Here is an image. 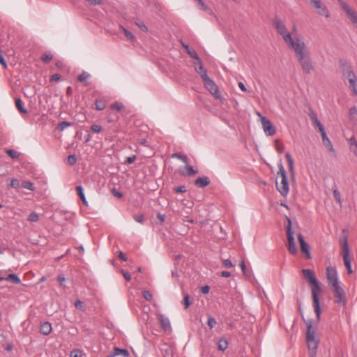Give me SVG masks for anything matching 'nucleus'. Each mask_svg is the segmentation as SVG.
Returning <instances> with one entry per match:
<instances>
[{"instance_id":"412c9836","label":"nucleus","mask_w":357,"mask_h":357,"mask_svg":"<svg viewBox=\"0 0 357 357\" xmlns=\"http://www.w3.org/2000/svg\"><path fill=\"white\" fill-rule=\"evenodd\" d=\"M91 77V75L86 72L83 71L78 77L77 80L80 82H82L84 84L85 86H89V83L87 82V80Z\"/></svg>"},{"instance_id":"a211bd4d","label":"nucleus","mask_w":357,"mask_h":357,"mask_svg":"<svg viewBox=\"0 0 357 357\" xmlns=\"http://www.w3.org/2000/svg\"><path fill=\"white\" fill-rule=\"evenodd\" d=\"M285 156H286V158H287V160L288 162V165H289V171L291 174V178H294L295 176L294 160L292 159L289 153H287Z\"/></svg>"},{"instance_id":"864d4df0","label":"nucleus","mask_w":357,"mask_h":357,"mask_svg":"<svg viewBox=\"0 0 357 357\" xmlns=\"http://www.w3.org/2000/svg\"><path fill=\"white\" fill-rule=\"evenodd\" d=\"M112 194L114 197H117V198H119V199H120V198H121V197H123V194H122V192H119V190H117L116 188H112Z\"/></svg>"},{"instance_id":"5701e85b","label":"nucleus","mask_w":357,"mask_h":357,"mask_svg":"<svg viewBox=\"0 0 357 357\" xmlns=\"http://www.w3.org/2000/svg\"><path fill=\"white\" fill-rule=\"evenodd\" d=\"M197 73H198L202 77L203 82L209 78L207 75V71L204 68V66H200L199 67H196V70H195Z\"/></svg>"},{"instance_id":"5fc2aeb1","label":"nucleus","mask_w":357,"mask_h":357,"mask_svg":"<svg viewBox=\"0 0 357 357\" xmlns=\"http://www.w3.org/2000/svg\"><path fill=\"white\" fill-rule=\"evenodd\" d=\"M187 53L189 54V56L191 58H192L194 59H198L199 56L195 50L190 49Z\"/></svg>"},{"instance_id":"8fccbe9b","label":"nucleus","mask_w":357,"mask_h":357,"mask_svg":"<svg viewBox=\"0 0 357 357\" xmlns=\"http://www.w3.org/2000/svg\"><path fill=\"white\" fill-rule=\"evenodd\" d=\"M91 130L93 132H96V133H98V132H100L101 130H102V127L99 125H96V124H94V125H92L91 127Z\"/></svg>"},{"instance_id":"c03bdc74","label":"nucleus","mask_w":357,"mask_h":357,"mask_svg":"<svg viewBox=\"0 0 357 357\" xmlns=\"http://www.w3.org/2000/svg\"><path fill=\"white\" fill-rule=\"evenodd\" d=\"M217 324L216 320L211 316H208L207 324L211 329H212Z\"/></svg>"},{"instance_id":"c9c22d12","label":"nucleus","mask_w":357,"mask_h":357,"mask_svg":"<svg viewBox=\"0 0 357 357\" xmlns=\"http://www.w3.org/2000/svg\"><path fill=\"white\" fill-rule=\"evenodd\" d=\"M338 2L340 3L342 10H344L347 13V14L352 10V9L349 6V5L343 0H338Z\"/></svg>"},{"instance_id":"2f4dec72","label":"nucleus","mask_w":357,"mask_h":357,"mask_svg":"<svg viewBox=\"0 0 357 357\" xmlns=\"http://www.w3.org/2000/svg\"><path fill=\"white\" fill-rule=\"evenodd\" d=\"M228 347V342L225 339H220L218 341V349L220 351H225Z\"/></svg>"},{"instance_id":"58836bf2","label":"nucleus","mask_w":357,"mask_h":357,"mask_svg":"<svg viewBox=\"0 0 357 357\" xmlns=\"http://www.w3.org/2000/svg\"><path fill=\"white\" fill-rule=\"evenodd\" d=\"M124 107L121 102H116L110 105V108L116 111H121Z\"/></svg>"},{"instance_id":"6ab92c4d","label":"nucleus","mask_w":357,"mask_h":357,"mask_svg":"<svg viewBox=\"0 0 357 357\" xmlns=\"http://www.w3.org/2000/svg\"><path fill=\"white\" fill-rule=\"evenodd\" d=\"M119 355H123L124 357H128L129 352L126 349L115 348L114 349V352L112 354L108 355L107 357H114V356H119Z\"/></svg>"},{"instance_id":"13d9d810","label":"nucleus","mask_w":357,"mask_h":357,"mask_svg":"<svg viewBox=\"0 0 357 357\" xmlns=\"http://www.w3.org/2000/svg\"><path fill=\"white\" fill-rule=\"evenodd\" d=\"M142 31H144V32H147L148 31V28L146 27V26L144 24V22H137L135 23Z\"/></svg>"},{"instance_id":"9d476101","label":"nucleus","mask_w":357,"mask_h":357,"mask_svg":"<svg viewBox=\"0 0 357 357\" xmlns=\"http://www.w3.org/2000/svg\"><path fill=\"white\" fill-rule=\"evenodd\" d=\"M257 115L261 117V123L264 132L269 136H272L275 134L276 130L272 123L267 119L266 117L262 116L260 113H257Z\"/></svg>"},{"instance_id":"4be33fe9","label":"nucleus","mask_w":357,"mask_h":357,"mask_svg":"<svg viewBox=\"0 0 357 357\" xmlns=\"http://www.w3.org/2000/svg\"><path fill=\"white\" fill-rule=\"evenodd\" d=\"M3 280H5L6 281H9L14 284H18L20 282V279L19 278V277L14 273L9 274L5 279L0 277V281H2Z\"/></svg>"},{"instance_id":"a18cd8bd","label":"nucleus","mask_w":357,"mask_h":357,"mask_svg":"<svg viewBox=\"0 0 357 357\" xmlns=\"http://www.w3.org/2000/svg\"><path fill=\"white\" fill-rule=\"evenodd\" d=\"M71 126V123L67 121H62L58 125V128L61 131H63L66 128Z\"/></svg>"},{"instance_id":"4d7b16f0","label":"nucleus","mask_w":357,"mask_h":357,"mask_svg":"<svg viewBox=\"0 0 357 357\" xmlns=\"http://www.w3.org/2000/svg\"><path fill=\"white\" fill-rule=\"evenodd\" d=\"M314 126L317 127L319 131V132L321 133V135H322L324 132H325V130L324 128V126L321 123L320 121L317 122L316 124H314Z\"/></svg>"},{"instance_id":"ea45409f","label":"nucleus","mask_w":357,"mask_h":357,"mask_svg":"<svg viewBox=\"0 0 357 357\" xmlns=\"http://www.w3.org/2000/svg\"><path fill=\"white\" fill-rule=\"evenodd\" d=\"M9 185L11 188L14 189H17L21 185V183L18 179L13 178L11 179Z\"/></svg>"},{"instance_id":"f8f14e48","label":"nucleus","mask_w":357,"mask_h":357,"mask_svg":"<svg viewBox=\"0 0 357 357\" xmlns=\"http://www.w3.org/2000/svg\"><path fill=\"white\" fill-rule=\"evenodd\" d=\"M298 240L300 243L301 251L305 254L307 259H311L312 256L310 252V245L305 241L301 234H298Z\"/></svg>"},{"instance_id":"f704fd0d","label":"nucleus","mask_w":357,"mask_h":357,"mask_svg":"<svg viewBox=\"0 0 357 357\" xmlns=\"http://www.w3.org/2000/svg\"><path fill=\"white\" fill-rule=\"evenodd\" d=\"M350 20L357 26V14L354 10L350 11L347 14Z\"/></svg>"},{"instance_id":"7ed1b4c3","label":"nucleus","mask_w":357,"mask_h":357,"mask_svg":"<svg viewBox=\"0 0 357 357\" xmlns=\"http://www.w3.org/2000/svg\"><path fill=\"white\" fill-rule=\"evenodd\" d=\"M278 175L281 176V183L280 184L276 183V188L282 196L286 197L289 192V183L286 171L281 162L278 164Z\"/></svg>"},{"instance_id":"1a4fd4ad","label":"nucleus","mask_w":357,"mask_h":357,"mask_svg":"<svg viewBox=\"0 0 357 357\" xmlns=\"http://www.w3.org/2000/svg\"><path fill=\"white\" fill-rule=\"evenodd\" d=\"M342 70L343 75L348 79L350 85H354V84L357 82L356 76L351 66L347 65V63H343L342 65Z\"/></svg>"},{"instance_id":"6e6552de","label":"nucleus","mask_w":357,"mask_h":357,"mask_svg":"<svg viewBox=\"0 0 357 357\" xmlns=\"http://www.w3.org/2000/svg\"><path fill=\"white\" fill-rule=\"evenodd\" d=\"M205 88L214 96L217 100H220L222 96L218 90V86L210 77L203 82Z\"/></svg>"},{"instance_id":"f257e3e1","label":"nucleus","mask_w":357,"mask_h":357,"mask_svg":"<svg viewBox=\"0 0 357 357\" xmlns=\"http://www.w3.org/2000/svg\"><path fill=\"white\" fill-rule=\"evenodd\" d=\"M295 52L296 57L301 67L303 72L305 74H310L314 70L310 52L307 48L304 41L297 44L292 48Z\"/></svg>"},{"instance_id":"aec40b11","label":"nucleus","mask_w":357,"mask_h":357,"mask_svg":"<svg viewBox=\"0 0 357 357\" xmlns=\"http://www.w3.org/2000/svg\"><path fill=\"white\" fill-rule=\"evenodd\" d=\"M40 331L45 335H48L52 331V325L49 322H44L40 325Z\"/></svg>"},{"instance_id":"a19ab883","label":"nucleus","mask_w":357,"mask_h":357,"mask_svg":"<svg viewBox=\"0 0 357 357\" xmlns=\"http://www.w3.org/2000/svg\"><path fill=\"white\" fill-rule=\"evenodd\" d=\"M57 280L58 282H59V284L61 286V288L63 289H65V288H68V287H67L64 282L66 281V278L64 277L63 275H59L58 276V278H57Z\"/></svg>"},{"instance_id":"c85d7f7f","label":"nucleus","mask_w":357,"mask_h":357,"mask_svg":"<svg viewBox=\"0 0 357 357\" xmlns=\"http://www.w3.org/2000/svg\"><path fill=\"white\" fill-rule=\"evenodd\" d=\"M21 186L31 191L35 190L34 184L29 181H23L21 183Z\"/></svg>"},{"instance_id":"6e6d98bb","label":"nucleus","mask_w":357,"mask_h":357,"mask_svg":"<svg viewBox=\"0 0 357 357\" xmlns=\"http://www.w3.org/2000/svg\"><path fill=\"white\" fill-rule=\"evenodd\" d=\"M135 160H136V155H133L132 156L126 158L124 163L126 165L131 164V163L134 162Z\"/></svg>"},{"instance_id":"de8ad7c7","label":"nucleus","mask_w":357,"mask_h":357,"mask_svg":"<svg viewBox=\"0 0 357 357\" xmlns=\"http://www.w3.org/2000/svg\"><path fill=\"white\" fill-rule=\"evenodd\" d=\"M133 218H134L135 220L139 223L142 224L144 221V215L143 214H139V215L135 214V215H134Z\"/></svg>"},{"instance_id":"37998d69","label":"nucleus","mask_w":357,"mask_h":357,"mask_svg":"<svg viewBox=\"0 0 357 357\" xmlns=\"http://www.w3.org/2000/svg\"><path fill=\"white\" fill-rule=\"evenodd\" d=\"M333 196H334L335 201L339 204H341V203H342L341 195H340V192L337 189L333 190Z\"/></svg>"},{"instance_id":"0e129e2a","label":"nucleus","mask_w":357,"mask_h":357,"mask_svg":"<svg viewBox=\"0 0 357 357\" xmlns=\"http://www.w3.org/2000/svg\"><path fill=\"white\" fill-rule=\"evenodd\" d=\"M222 264L226 268H231L234 266L231 261L229 259H224L222 261Z\"/></svg>"},{"instance_id":"f3484780","label":"nucleus","mask_w":357,"mask_h":357,"mask_svg":"<svg viewBox=\"0 0 357 357\" xmlns=\"http://www.w3.org/2000/svg\"><path fill=\"white\" fill-rule=\"evenodd\" d=\"M321 135V138H322V142H323V144L327 148V149L330 151V152H334L335 150L333 149V144L331 142L330 139H328V137H327L326 135V132H324Z\"/></svg>"},{"instance_id":"338daca9","label":"nucleus","mask_w":357,"mask_h":357,"mask_svg":"<svg viewBox=\"0 0 357 357\" xmlns=\"http://www.w3.org/2000/svg\"><path fill=\"white\" fill-rule=\"evenodd\" d=\"M195 61L192 63L195 70H196V67H199L200 66H203V63L199 57L198 59H195Z\"/></svg>"},{"instance_id":"052dcab7","label":"nucleus","mask_w":357,"mask_h":357,"mask_svg":"<svg viewBox=\"0 0 357 357\" xmlns=\"http://www.w3.org/2000/svg\"><path fill=\"white\" fill-rule=\"evenodd\" d=\"M310 119L312 120L313 124H316L317 122L319 121V120L318 119L316 114H314V112H312L310 114Z\"/></svg>"},{"instance_id":"2eb2a0df","label":"nucleus","mask_w":357,"mask_h":357,"mask_svg":"<svg viewBox=\"0 0 357 357\" xmlns=\"http://www.w3.org/2000/svg\"><path fill=\"white\" fill-rule=\"evenodd\" d=\"M210 184V180L207 176L199 177L195 181V185L199 188H205Z\"/></svg>"},{"instance_id":"bb28decb","label":"nucleus","mask_w":357,"mask_h":357,"mask_svg":"<svg viewBox=\"0 0 357 357\" xmlns=\"http://www.w3.org/2000/svg\"><path fill=\"white\" fill-rule=\"evenodd\" d=\"M76 191H77V193L78 196L82 199L83 204L85 206H87L88 203H87V201H86V197L84 196V194L83 192L82 187L81 185L77 186L76 187Z\"/></svg>"},{"instance_id":"69168bd1","label":"nucleus","mask_w":357,"mask_h":357,"mask_svg":"<svg viewBox=\"0 0 357 357\" xmlns=\"http://www.w3.org/2000/svg\"><path fill=\"white\" fill-rule=\"evenodd\" d=\"M174 190L176 192H185L186 191V188L184 185L176 187L174 188Z\"/></svg>"},{"instance_id":"603ef678","label":"nucleus","mask_w":357,"mask_h":357,"mask_svg":"<svg viewBox=\"0 0 357 357\" xmlns=\"http://www.w3.org/2000/svg\"><path fill=\"white\" fill-rule=\"evenodd\" d=\"M77 161V158H76V156L75 155H70L68 157V162L70 165H73Z\"/></svg>"},{"instance_id":"3c124183","label":"nucleus","mask_w":357,"mask_h":357,"mask_svg":"<svg viewBox=\"0 0 357 357\" xmlns=\"http://www.w3.org/2000/svg\"><path fill=\"white\" fill-rule=\"evenodd\" d=\"M143 297L146 301H151L153 298V294H151V291H143Z\"/></svg>"},{"instance_id":"cd10ccee","label":"nucleus","mask_w":357,"mask_h":357,"mask_svg":"<svg viewBox=\"0 0 357 357\" xmlns=\"http://www.w3.org/2000/svg\"><path fill=\"white\" fill-rule=\"evenodd\" d=\"M349 145L351 151L354 153L356 156H357V142L356 141L354 137H352L349 139Z\"/></svg>"},{"instance_id":"9b49d317","label":"nucleus","mask_w":357,"mask_h":357,"mask_svg":"<svg viewBox=\"0 0 357 357\" xmlns=\"http://www.w3.org/2000/svg\"><path fill=\"white\" fill-rule=\"evenodd\" d=\"M312 298H313V307L314 310V312L316 314V317L317 320L320 319L321 315V307H320V302H319V296L321 291H312Z\"/></svg>"},{"instance_id":"e433bc0d","label":"nucleus","mask_w":357,"mask_h":357,"mask_svg":"<svg viewBox=\"0 0 357 357\" xmlns=\"http://www.w3.org/2000/svg\"><path fill=\"white\" fill-rule=\"evenodd\" d=\"M52 57L53 56L50 52H46L41 56V61L47 63L52 60Z\"/></svg>"},{"instance_id":"423d86ee","label":"nucleus","mask_w":357,"mask_h":357,"mask_svg":"<svg viewBox=\"0 0 357 357\" xmlns=\"http://www.w3.org/2000/svg\"><path fill=\"white\" fill-rule=\"evenodd\" d=\"M286 219L287 221V247L289 252L291 255H295L297 252V248H296L295 241H294V231L291 229V221L289 217H286Z\"/></svg>"},{"instance_id":"774afa93","label":"nucleus","mask_w":357,"mask_h":357,"mask_svg":"<svg viewBox=\"0 0 357 357\" xmlns=\"http://www.w3.org/2000/svg\"><path fill=\"white\" fill-rule=\"evenodd\" d=\"M60 78H61V76L59 74H54L53 75L51 76L50 81L51 82H57L60 79Z\"/></svg>"},{"instance_id":"f03ea898","label":"nucleus","mask_w":357,"mask_h":357,"mask_svg":"<svg viewBox=\"0 0 357 357\" xmlns=\"http://www.w3.org/2000/svg\"><path fill=\"white\" fill-rule=\"evenodd\" d=\"M273 26L276 29L277 32L282 37L284 41L291 48L294 47L297 44H299L302 41V38H296L293 39L291 34L287 31V27L284 23L279 17H275L273 20Z\"/></svg>"},{"instance_id":"dca6fc26","label":"nucleus","mask_w":357,"mask_h":357,"mask_svg":"<svg viewBox=\"0 0 357 357\" xmlns=\"http://www.w3.org/2000/svg\"><path fill=\"white\" fill-rule=\"evenodd\" d=\"M160 351L164 357H173L174 349L167 344H162Z\"/></svg>"},{"instance_id":"49530a36","label":"nucleus","mask_w":357,"mask_h":357,"mask_svg":"<svg viewBox=\"0 0 357 357\" xmlns=\"http://www.w3.org/2000/svg\"><path fill=\"white\" fill-rule=\"evenodd\" d=\"M183 303L185 309H187L190 306V296L188 294L184 295Z\"/></svg>"},{"instance_id":"a878e982","label":"nucleus","mask_w":357,"mask_h":357,"mask_svg":"<svg viewBox=\"0 0 357 357\" xmlns=\"http://www.w3.org/2000/svg\"><path fill=\"white\" fill-rule=\"evenodd\" d=\"M15 106L22 114H27V110L24 107L23 102L20 98H15Z\"/></svg>"},{"instance_id":"4468645a","label":"nucleus","mask_w":357,"mask_h":357,"mask_svg":"<svg viewBox=\"0 0 357 357\" xmlns=\"http://www.w3.org/2000/svg\"><path fill=\"white\" fill-rule=\"evenodd\" d=\"M334 300L335 303L344 305L347 302L345 291H334Z\"/></svg>"},{"instance_id":"09e8293b","label":"nucleus","mask_w":357,"mask_h":357,"mask_svg":"<svg viewBox=\"0 0 357 357\" xmlns=\"http://www.w3.org/2000/svg\"><path fill=\"white\" fill-rule=\"evenodd\" d=\"M6 153L12 158L15 159L19 156V153L14 150H7Z\"/></svg>"},{"instance_id":"e2e57ef3","label":"nucleus","mask_w":357,"mask_h":357,"mask_svg":"<svg viewBox=\"0 0 357 357\" xmlns=\"http://www.w3.org/2000/svg\"><path fill=\"white\" fill-rule=\"evenodd\" d=\"M275 142L277 151L280 153H282L284 150V146H283V144L278 143V141H276Z\"/></svg>"},{"instance_id":"39448f33","label":"nucleus","mask_w":357,"mask_h":357,"mask_svg":"<svg viewBox=\"0 0 357 357\" xmlns=\"http://www.w3.org/2000/svg\"><path fill=\"white\" fill-rule=\"evenodd\" d=\"M326 274L327 282L330 287L333 288V290H342L340 284L337 272L335 267H327Z\"/></svg>"},{"instance_id":"72a5a7b5","label":"nucleus","mask_w":357,"mask_h":357,"mask_svg":"<svg viewBox=\"0 0 357 357\" xmlns=\"http://www.w3.org/2000/svg\"><path fill=\"white\" fill-rule=\"evenodd\" d=\"M172 157L181 160L185 164H188V157L186 155H183V154L180 153H174L172 155Z\"/></svg>"},{"instance_id":"c756f323","label":"nucleus","mask_w":357,"mask_h":357,"mask_svg":"<svg viewBox=\"0 0 357 357\" xmlns=\"http://www.w3.org/2000/svg\"><path fill=\"white\" fill-rule=\"evenodd\" d=\"M342 253H343V259L344 258H349L350 252H349V247L348 243H342Z\"/></svg>"},{"instance_id":"bf43d9fd","label":"nucleus","mask_w":357,"mask_h":357,"mask_svg":"<svg viewBox=\"0 0 357 357\" xmlns=\"http://www.w3.org/2000/svg\"><path fill=\"white\" fill-rule=\"evenodd\" d=\"M87 1L90 5L96 6V5H101L102 3V1L101 0H85Z\"/></svg>"},{"instance_id":"4c0bfd02","label":"nucleus","mask_w":357,"mask_h":357,"mask_svg":"<svg viewBox=\"0 0 357 357\" xmlns=\"http://www.w3.org/2000/svg\"><path fill=\"white\" fill-rule=\"evenodd\" d=\"M349 117L351 120H357V108L353 107L349 110Z\"/></svg>"},{"instance_id":"79ce46f5","label":"nucleus","mask_w":357,"mask_h":357,"mask_svg":"<svg viewBox=\"0 0 357 357\" xmlns=\"http://www.w3.org/2000/svg\"><path fill=\"white\" fill-rule=\"evenodd\" d=\"M39 220V216L36 213H31L28 217V220L30 222H37Z\"/></svg>"},{"instance_id":"680f3d73","label":"nucleus","mask_w":357,"mask_h":357,"mask_svg":"<svg viewBox=\"0 0 357 357\" xmlns=\"http://www.w3.org/2000/svg\"><path fill=\"white\" fill-rule=\"evenodd\" d=\"M70 357H82V353L79 350H73L70 352Z\"/></svg>"},{"instance_id":"473e14b6","label":"nucleus","mask_w":357,"mask_h":357,"mask_svg":"<svg viewBox=\"0 0 357 357\" xmlns=\"http://www.w3.org/2000/svg\"><path fill=\"white\" fill-rule=\"evenodd\" d=\"M120 28L122 29V31L124 33L126 37L129 40H130V41H134L135 40V38L134 35L130 31H129L128 30H127L126 29H125L122 26H121Z\"/></svg>"},{"instance_id":"7c9ffc66","label":"nucleus","mask_w":357,"mask_h":357,"mask_svg":"<svg viewBox=\"0 0 357 357\" xmlns=\"http://www.w3.org/2000/svg\"><path fill=\"white\" fill-rule=\"evenodd\" d=\"M96 109L97 110H103L105 108L106 102L104 100H96L95 102Z\"/></svg>"},{"instance_id":"ddd939ff","label":"nucleus","mask_w":357,"mask_h":357,"mask_svg":"<svg viewBox=\"0 0 357 357\" xmlns=\"http://www.w3.org/2000/svg\"><path fill=\"white\" fill-rule=\"evenodd\" d=\"M311 3L318 9V13L321 15H324L326 17H329L328 12L325 6H323L319 0H310Z\"/></svg>"},{"instance_id":"b1692460","label":"nucleus","mask_w":357,"mask_h":357,"mask_svg":"<svg viewBox=\"0 0 357 357\" xmlns=\"http://www.w3.org/2000/svg\"><path fill=\"white\" fill-rule=\"evenodd\" d=\"M160 322L162 328L165 331H167V330L170 329L171 326H170V322H169V320L168 318L165 317L164 316L161 315L160 317Z\"/></svg>"},{"instance_id":"0eeeda50","label":"nucleus","mask_w":357,"mask_h":357,"mask_svg":"<svg viewBox=\"0 0 357 357\" xmlns=\"http://www.w3.org/2000/svg\"><path fill=\"white\" fill-rule=\"evenodd\" d=\"M302 273L306 280H307L311 290H320L319 282L317 280L314 273L310 269H303Z\"/></svg>"},{"instance_id":"393cba45","label":"nucleus","mask_w":357,"mask_h":357,"mask_svg":"<svg viewBox=\"0 0 357 357\" xmlns=\"http://www.w3.org/2000/svg\"><path fill=\"white\" fill-rule=\"evenodd\" d=\"M186 172H182L181 174L185 176H190L197 174L198 171L195 169L193 167L188 165V163L186 164Z\"/></svg>"},{"instance_id":"20e7f679","label":"nucleus","mask_w":357,"mask_h":357,"mask_svg":"<svg viewBox=\"0 0 357 357\" xmlns=\"http://www.w3.org/2000/svg\"><path fill=\"white\" fill-rule=\"evenodd\" d=\"M306 341L309 349L310 357H317V349L318 342L315 339V332L312 331V325L307 324V331L306 333Z\"/></svg>"}]
</instances>
